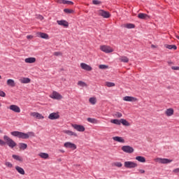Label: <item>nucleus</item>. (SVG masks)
Segmentation results:
<instances>
[{
	"label": "nucleus",
	"mask_w": 179,
	"mask_h": 179,
	"mask_svg": "<svg viewBox=\"0 0 179 179\" xmlns=\"http://www.w3.org/2000/svg\"><path fill=\"white\" fill-rule=\"evenodd\" d=\"M80 67L84 70V71H92L93 69L92 68V66H89V64H87L86 63H81L80 64Z\"/></svg>",
	"instance_id": "13"
},
{
	"label": "nucleus",
	"mask_w": 179,
	"mask_h": 179,
	"mask_svg": "<svg viewBox=\"0 0 179 179\" xmlns=\"http://www.w3.org/2000/svg\"><path fill=\"white\" fill-rule=\"evenodd\" d=\"M120 124H122V125H124V127H129V125H131V124H129V122L124 119H120Z\"/></svg>",
	"instance_id": "32"
},
{
	"label": "nucleus",
	"mask_w": 179,
	"mask_h": 179,
	"mask_svg": "<svg viewBox=\"0 0 179 179\" xmlns=\"http://www.w3.org/2000/svg\"><path fill=\"white\" fill-rule=\"evenodd\" d=\"M101 51H103V52H106V54H110V52H113L114 49H113L111 47L108 45H101L100 46Z\"/></svg>",
	"instance_id": "4"
},
{
	"label": "nucleus",
	"mask_w": 179,
	"mask_h": 179,
	"mask_svg": "<svg viewBox=\"0 0 179 179\" xmlns=\"http://www.w3.org/2000/svg\"><path fill=\"white\" fill-rule=\"evenodd\" d=\"M112 166H115V167H122V164L121 162H114L112 164Z\"/></svg>",
	"instance_id": "39"
},
{
	"label": "nucleus",
	"mask_w": 179,
	"mask_h": 179,
	"mask_svg": "<svg viewBox=\"0 0 179 179\" xmlns=\"http://www.w3.org/2000/svg\"><path fill=\"white\" fill-rule=\"evenodd\" d=\"M136 160H137L140 163H146V158L142 156L136 157Z\"/></svg>",
	"instance_id": "26"
},
{
	"label": "nucleus",
	"mask_w": 179,
	"mask_h": 179,
	"mask_svg": "<svg viewBox=\"0 0 179 179\" xmlns=\"http://www.w3.org/2000/svg\"><path fill=\"white\" fill-rule=\"evenodd\" d=\"M138 19H148V17H149V15H148V14H145V13H139L138 15Z\"/></svg>",
	"instance_id": "30"
},
{
	"label": "nucleus",
	"mask_w": 179,
	"mask_h": 179,
	"mask_svg": "<svg viewBox=\"0 0 179 179\" xmlns=\"http://www.w3.org/2000/svg\"><path fill=\"white\" fill-rule=\"evenodd\" d=\"M64 146V148H66V149H72V150H75L76 149L75 143H72L71 142H66Z\"/></svg>",
	"instance_id": "11"
},
{
	"label": "nucleus",
	"mask_w": 179,
	"mask_h": 179,
	"mask_svg": "<svg viewBox=\"0 0 179 179\" xmlns=\"http://www.w3.org/2000/svg\"><path fill=\"white\" fill-rule=\"evenodd\" d=\"M13 158L15 159V160H17L18 162H23V158L18 155H13Z\"/></svg>",
	"instance_id": "36"
},
{
	"label": "nucleus",
	"mask_w": 179,
	"mask_h": 179,
	"mask_svg": "<svg viewBox=\"0 0 179 179\" xmlns=\"http://www.w3.org/2000/svg\"><path fill=\"white\" fill-rule=\"evenodd\" d=\"M176 38H178V40H179V36L176 35Z\"/></svg>",
	"instance_id": "55"
},
{
	"label": "nucleus",
	"mask_w": 179,
	"mask_h": 179,
	"mask_svg": "<svg viewBox=\"0 0 179 179\" xmlns=\"http://www.w3.org/2000/svg\"><path fill=\"white\" fill-rule=\"evenodd\" d=\"M38 19H39L40 20H43V19H44V17H43L42 15H38Z\"/></svg>",
	"instance_id": "53"
},
{
	"label": "nucleus",
	"mask_w": 179,
	"mask_h": 179,
	"mask_svg": "<svg viewBox=\"0 0 179 179\" xmlns=\"http://www.w3.org/2000/svg\"><path fill=\"white\" fill-rule=\"evenodd\" d=\"M0 134H2V130L0 129Z\"/></svg>",
	"instance_id": "56"
},
{
	"label": "nucleus",
	"mask_w": 179,
	"mask_h": 179,
	"mask_svg": "<svg viewBox=\"0 0 179 179\" xmlns=\"http://www.w3.org/2000/svg\"><path fill=\"white\" fill-rule=\"evenodd\" d=\"M57 22L59 26H64V27L69 26V24L66 20H57Z\"/></svg>",
	"instance_id": "20"
},
{
	"label": "nucleus",
	"mask_w": 179,
	"mask_h": 179,
	"mask_svg": "<svg viewBox=\"0 0 179 179\" xmlns=\"http://www.w3.org/2000/svg\"><path fill=\"white\" fill-rule=\"evenodd\" d=\"M64 12H65V13H73V10L68 9V8H65V9L64 10Z\"/></svg>",
	"instance_id": "44"
},
{
	"label": "nucleus",
	"mask_w": 179,
	"mask_h": 179,
	"mask_svg": "<svg viewBox=\"0 0 179 179\" xmlns=\"http://www.w3.org/2000/svg\"><path fill=\"white\" fill-rule=\"evenodd\" d=\"M124 101L135 102L138 101V99L134 96H126L123 97Z\"/></svg>",
	"instance_id": "12"
},
{
	"label": "nucleus",
	"mask_w": 179,
	"mask_h": 179,
	"mask_svg": "<svg viewBox=\"0 0 179 179\" xmlns=\"http://www.w3.org/2000/svg\"><path fill=\"white\" fill-rule=\"evenodd\" d=\"M113 140L115 141V142H120V143H125V140H124V138L122 137H120V136L113 137Z\"/></svg>",
	"instance_id": "23"
},
{
	"label": "nucleus",
	"mask_w": 179,
	"mask_h": 179,
	"mask_svg": "<svg viewBox=\"0 0 179 179\" xmlns=\"http://www.w3.org/2000/svg\"><path fill=\"white\" fill-rule=\"evenodd\" d=\"M62 152L64 153V150H62Z\"/></svg>",
	"instance_id": "59"
},
{
	"label": "nucleus",
	"mask_w": 179,
	"mask_h": 179,
	"mask_svg": "<svg viewBox=\"0 0 179 179\" xmlns=\"http://www.w3.org/2000/svg\"><path fill=\"white\" fill-rule=\"evenodd\" d=\"M111 124H115V125H121V120L113 119L110 120Z\"/></svg>",
	"instance_id": "31"
},
{
	"label": "nucleus",
	"mask_w": 179,
	"mask_h": 179,
	"mask_svg": "<svg viewBox=\"0 0 179 179\" xmlns=\"http://www.w3.org/2000/svg\"><path fill=\"white\" fill-rule=\"evenodd\" d=\"M114 117H115V118H121V117H122V113H121L120 112H116L114 114Z\"/></svg>",
	"instance_id": "40"
},
{
	"label": "nucleus",
	"mask_w": 179,
	"mask_h": 179,
	"mask_svg": "<svg viewBox=\"0 0 179 179\" xmlns=\"http://www.w3.org/2000/svg\"><path fill=\"white\" fill-rule=\"evenodd\" d=\"M5 166H6V167H9V169H12L13 167V165L12 164V163L9 162H6L5 163Z\"/></svg>",
	"instance_id": "43"
},
{
	"label": "nucleus",
	"mask_w": 179,
	"mask_h": 179,
	"mask_svg": "<svg viewBox=\"0 0 179 179\" xmlns=\"http://www.w3.org/2000/svg\"><path fill=\"white\" fill-rule=\"evenodd\" d=\"M49 120H58L59 118V113H52L48 116Z\"/></svg>",
	"instance_id": "15"
},
{
	"label": "nucleus",
	"mask_w": 179,
	"mask_h": 179,
	"mask_svg": "<svg viewBox=\"0 0 179 179\" xmlns=\"http://www.w3.org/2000/svg\"><path fill=\"white\" fill-rule=\"evenodd\" d=\"M5 145H6L5 141H3V140L0 139V145L3 146Z\"/></svg>",
	"instance_id": "49"
},
{
	"label": "nucleus",
	"mask_w": 179,
	"mask_h": 179,
	"mask_svg": "<svg viewBox=\"0 0 179 179\" xmlns=\"http://www.w3.org/2000/svg\"><path fill=\"white\" fill-rule=\"evenodd\" d=\"M7 86H10V87H15L16 86V83H15V80L13 79H8L7 80Z\"/></svg>",
	"instance_id": "21"
},
{
	"label": "nucleus",
	"mask_w": 179,
	"mask_h": 179,
	"mask_svg": "<svg viewBox=\"0 0 179 179\" xmlns=\"http://www.w3.org/2000/svg\"><path fill=\"white\" fill-rule=\"evenodd\" d=\"M122 150H123L124 152V153L131 154V153H134L135 150L134 149V148H132L129 145H123L122 147Z\"/></svg>",
	"instance_id": "6"
},
{
	"label": "nucleus",
	"mask_w": 179,
	"mask_h": 179,
	"mask_svg": "<svg viewBox=\"0 0 179 179\" xmlns=\"http://www.w3.org/2000/svg\"><path fill=\"white\" fill-rule=\"evenodd\" d=\"M37 36L40 37L41 38H44L45 40H48L50 38V36H48V34H45L43 32H38Z\"/></svg>",
	"instance_id": "14"
},
{
	"label": "nucleus",
	"mask_w": 179,
	"mask_h": 179,
	"mask_svg": "<svg viewBox=\"0 0 179 179\" xmlns=\"http://www.w3.org/2000/svg\"><path fill=\"white\" fill-rule=\"evenodd\" d=\"M31 81V80H30V78H25V77H22L19 79V82H20V83H23V84L30 83Z\"/></svg>",
	"instance_id": "18"
},
{
	"label": "nucleus",
	"mask_w": 179,
	"mask_h": 179,
	"mask_svg": "<svg viewBox=\"0 0 179 179\" xmlns=\"http://www.w3.org/2000/svg\"><path fill=\"white\" fill-rule=\"evenodd\" d=\"M165 114L166 117H171V115H174V109L172 108H169L166 110Z\"/></svg>",
	"instance_id": "17"
},
{
	"label": "nucleus",
	"mask_w": 179,
	"mask_h": 179,
	"mask_svg": "<svg viewBox=\"0 0 179 179\" xmlns=\"http://www.w3.org/2000/svg\"><path fill=\"white\" fill-rule=\"evenodd\" d=\"M171 69L173 71H179V66H172Z\"/></svg>",
	"instance_id": "50"
},
{
	"label": "nucleus",
	"mask_w": 179,
	"mask_h": 179,
	"mask_svg": "<svg viewBox=\"0 0 179 179\" xmlns=\"http://www.w3.org/2000/svg\"><path fill=\"white\" fill-rule=\"evenodd\" d=\"M106 85L108 87H113L115 86V84H114V83L107 82V83H106Z\"/></svg>",
	"instance_id": "42"
},
{
	"label": "nucleus",
	"mask_w": 179,
	"mask_h": 179,
	"mask_svg": "<svg viewBox=\"0 0 179 179\" xmlns=\"http://www.w3.org/2000/svg\"><path fill=\"white\" fill-rule=\"evenodd\" d=\"M89 102L90 103V104H92V106H94V104L97 103V99H96V97H91L89 99Z\"/></svg>",
	"instance_id": "33"
},
{
	"label": "nucleus",
	"mask_w": 179,
	"mask_h": 179,
	"mask_svg": "<svg viewBox=\"0 0 179 179\" xmlns=\"http://www.w3.org/2000/svg\"><path fill=\"white\" fill-rule=\"evenodd\" d=\"M64 134H66V135H69V136H78V134L71 130H64Z\"/></svg>",
	"instance_id": "25"
},
{
	"label": "nucleus",
	"mask_w": 179,
	"mask_h": 179,
	"mask_svg": "<svg viewBox=\"0 0 179 179\" xmlns=\"http://www.w3.org/2000/svg\"><path fill=\"white\" fill-rule=\"evenodd\" d=\"M11 135H13V136H17L20 139H29L30 136H34V133L32 131H29L27 134L21 131H13L11 132Z\"/></svg>",
	"instance_id": "1"
},
{
	"label": "nucleus",
	"mask_w": 179,
	"mask_h": 179,
	"mask_svg": "<svg viewBox=\"0 0 179 179\" xmlns=\"http://www.w3.org/2000/svg\"><path fill=\"white\" fill-rule=\"evenodd\" d=\"M24 62L26 64H34L36 62V58L35 57H28L24 59Z\"/></svg>",
	"instance_id": "22"
},
{
	"label": "nucleus",
	"mask_w": 179,
	"mask_h": 179,
	"mask_svg": "<svg viewBox=\"0 0 179 179\" xmlns=\"http://www.w3.org/2000/svg\"><path fill=\"white\" fill-rule=\"evenodd\" d=\"M98 13L99 16H102V17H104L105 19H108V17L111 16L108 11H106L104 10H99Z\"/></svg>",
	"instance_id": "7"
},
{
	"label": "nucleus",
	"mask_w": 179,
	"mask_h": 179,
	"mask_svg": "<svg viewBox=\"0 0 179 179\" xmlns=\"http://www.w3.org/2000/svg\"><path fill=\"white\" fill-rule=\"evenodd\" d=\"M20 149H22V150H24L25 149H27V144L20 143H19Z\"/></svg>",
	"instance_id": "35"
},
{
	"label": "nucleus",
	"mask_w": 179,
	"mask_h": 179,
	"mask_svg": "<svg viewBox=\"0 0 179 179\" xmlns=\"http://www.w3.org/2000/svg\"><path fill=\"white\" fill-rule=\"evenodd\" d=\"M0 107H1V103H0Z\"/></svg>",
	"instance_id": "60"
},
{
	"label": "nucleus",
	"mask_w": 179,
	"mask_h": 179,
	"mask_svg": "<svg viewBox=\"0 0 179 179\" xmlns=\"http://www.w3.org/2000/svg\"><path fill=\"white\" fill-rule=\"evenodd\" d=\"M119 60L120 61V62H124V63L129 62V59L126 56L120 57Z\"/></svg>",
	"instance_id": "28"
},
{
	"label": "nucleus",
	"mask_w": 179,
	"mask_h": 179,
	"mask_svg": "<svg viewBox=\"0 0 179 179\" xmlns=\"http://www.w3.org/2000/svg\"><path fill=\"white\" fill-rule=\"evenodd\" d=\"M151 48H157L156 45H151Z\"/></svg>",
	"instance_id": "54"
},
{
	"label": "nucleus",
	"mask_w": 179,
	"mask_h": 179,
	"mask_svg": "<svg viewBox=\"0 0 179 179\" xmlns=\"http://www.w3.org/2000/svg\"><path fill=\"white\" fill-rule=\"evenodd\" d=\"M27 38L28 40H31V39L33 38V36H31V35H28V36H27Z\"/></svg>",
	"instance_id": "52"
},
{
	"label": "nucleus",
	"mask_w": 179,
	"mask_h": 179,
	"mask_svg": "<svg viewBox=\"0 0 179 179\" xmlns=\"http://www.w3.org/2000/svg\"><path fill=\"white\" fill-rule=\"evenodd\" d=\"M169 65H170V64H172L171 62H169Z\"/></svg>",
	"instance_id": "58"
},
{
	"label": "nucleus",
	"mask_w": 179,
	"mask_h": 179,
	"mask_svg": "<svg viewBox=\"0 0 179 179\" xmlns=\"http://www.w3.org/2000/svg\"><path fill=\"white\" fill-rule=\"evenodd\" d=\"M50 99H53L54 100H62V95L58 93L56 91H54L52 94L50 95Z\"/></svg>",
	"instance_id": "8"
},
{
	"label": "nucleus",
	"mask_w": 179,
	"mask_h": 179,
	"mask_svg": "<svg viewBox=\"0 0 179 179\" xmlns=\"http://www.w3.org/2000/svg\"><path fill=\"white\" fill-rule=\"evenodd\" d=\"M124 166L126 169H135V167H138V164L134 162L127 161L124 162Z\"/></svg>",
	"instance_id": "5"
},
{
	"label": "nucleus",
	"mask_w": 179,
	"mask_h": 179,
	"mask_svg": "<svg viewBox=\"0 0 179 179\" xmlns=\"http://www.w3.org/2000/svg\"><path fill=\"white\" fill-rule=\"evenodd\" d=\"M173 173H174L175 174H179V168L173 169Z\"/></svg>",
	"instance_id": "46"
},
{
	"label": "nucleus",
	"mask_w": 179,
	"mask_h": 179,
	"mask_svg": "<svg viewBox=\"0 0 179 179\" xmlns=\"http://www.w3.org/2000/svg\"><path fill=\"white\" fill-rule=\"evenodd\" d=\"M57 3H63L64 5H73V2L66 0H57Z\"/></svg>",
	"instance_id": "19"
},
{
	"label": "nucleus",
	"mask_w": 179,
	"mask_h": 179,
	"mask_svg": "<svg viewBox=\"0 0 179 179\" xmlns=\"http://www.w3.org/2000/svg\"><path fill=\"white\" fill-rule=\"evenodd\" d=\"M3 139L6 145H7L11 149H13L16 146V142H15L12 138L8 136H3Z\"/></svg>",
	"instance_id": "2"
},
{
	"label": "nucleus",
	"mask_w": 179,
	"mask_h": 179,
	"mask_svg": "<svg viewBox=\"0 0 179 179\" xmlns=\"http://www.w3.org/2000/svg\"><path fill=\"white\" fill-rule=\"evenodd\" d=\"M78 86H80L81 87H86V86H87L86 83H85L83 81H78Z\"/></svg>",
	"instance_id": "38"
},
{
	"label": "nucleus",
	"mask_w": 179,
	"mask_h": 179,
	"mask_svg": "<svg viewBox=\"0 0 179 179\" xmlns=\"http://www.w3.org/2000/svg\"><path fill=\"white\" fill-rule=\"evenodd\" d=\"M92 3L94 5H100V3H101V2L99 0H93L92 1Z\"/></svg>",
	"instance_id": "45"
},
{
	"label": "nucleus",
	"mask_w": 179,
	"mask_h": 179,
	"mask_svg": "<svg viewBox=\"0 0 179 179\" xmlns=\"http://www.w3.org/2000/svg\"><path fill=\"white\" fill-rule=\"evenodd\" d=\"M71 127L78 132H85V126L83 125L73 124H71Z\"/></svg>",
	"instance_id": "9"
},
{
	"label": "nucleus",
	"mask_w": 179,
	"mask_h": 179,
	"mask_svg": "<svg viewBox=\"0 0 179 179\" xmlns=\"http://www.w3.org/2000/svg\"><path fill=\"white\" fill-rule=\"evenodd\" d=\"M0 79H2V76H0Z\"/></svg>",
	"instance_id": "57"
},
{
	"label": "nucleus",
	"mask_w": 179,
	"mask_h": 179,
	"mask_svg": "<svg viewBox=\"0 0 179 179\" xmlns=\"http://www.w3.org/2000/svg\"><path fill=\"white\" fill-rule=\"evenodd\" d=\"M54 55L58 57L59 55H62V54L61 53V52H54Z\"/></svg>",
	"instance_id": "48"
},
{
	"label": "nucleus",
	"mask_w": 179,
	"mask_h": 179,
	"mask_svg": "<svg viewBox=\"0 0 179 179\" xmlns=\"http://www.w3.org/2000/svg\"><path fill=\"white\" fill-rule=\"evenodd\" d=\"M138 171H139L140 174H145V170H143V169H138Z\"/></svg>",
	"instance_id": "51"
},
{
	"label": "nucleus",
	"mask_w": 179,
	"mask_h": 179,
	"mask_svg": "<svg viewBox=\"0 0 179 179\" xmlns=\"http://www.w3.org/2000/svg\"><path fill=\"white\" fill-rule=\"evenodd\" d=\"M166 48L168 50H177V46L176 45H165Z\"/></svg>",
	"instance_id": "34"
},
{
	"label": "nucleus",
	"mask_w": 179,
	"mask_h": 179,
	"mask_svg": "<svg viewBox=\"0 0 179 179\" xmlns=\"http://www.w3.org/2000/svg\"><path fill=\"white\" fill-rule=\"evenodd\" d=\"M126 29H135V24H124Z\"/></svg>",
	"instance_id": "37"
},
{
	"label": "nucleus",
	"mask_w": 179,
	"mask_h": 179,
	"mask_svg": "<svg viewBox=\"0 0 179 179\" xmlns=\"http://www.w3.org/2000/svg\"><path fill=\"white\" fill-rule=\"evenodd\" d=\"M30 115L31 117H34V118H36V120H44L43 115L37 112H31Z\"/></svg>",
	"instance_id": "10"
},
{
	"label": "nucleus",
	"mask_w": 179,
	"mask_h": 179,
	"mask_svg": "<svg viewBox=\"0 0 179 179\" xmlns=\"http://www.w3.org/2000/svg\"><path fill=\"white\" fill-rule=\"evenodd\" d=\"M38 156L41 157V159H48V157H50V155H48V153L45 152H41L38 154Z\"/></svg>",
	"instance_id": "29"
},
{
	"label": "nucleus",
	"mask_w": 179,
	"mask_h": 179,
	"mask_svg": "<svg viewBox=\"0 0 179 179\" xmlns=\"http://www.w3.org/2000/svg\"><path fill=\"white\" fill-rule=\"evenodd\" d=\"M87 121L90 122V124H99V120L96 118L88 117L87 118Z\"/></svg>",
	"instance_id": "27"
},
{
	"label": "nucleus",
	"mask_w": 179,
	"mask_h": 179,
	"mask_svg": "<svg viewBox=\"0 0 179 179\" xmlns=\"http://www.w3.org/2000/svg\"><path fill=\"white\" fill-rule=\"evenodd\" d=\"M155 162H156V163H159L160 164H169V163H171L173 162V159L157 157L155 159Z\"/></svg>",
	"instance_id": "3"
},
{
	"label": "nucleus",
	"mask_w": 179,
	"mask_h": 179,
	"mask_svg": "<svg viewBox=\"0 0 179 179\" xmlns=\"http://www.w3.org/2000/svg\"><path fill=\"white\" fill-rule=\"evenodd\" d=\"M15 170L17 171V173H19V174H21L22 176H24L25 172H24V169H23V168H22L19 166H16Z\"/></svg>",
	"instance_id": "24"
},
{
	"label": "nucleus",
	"mask_w": 179,
	"mask_h": 179,
	"mask_svg": "<svg viewBox=\"0 0 179 179\" xmlns=\"http://www.w3.org/2000/svg\"><path fill=\"white\" fill-rule=\"evenodd\" d=\"M0 96H1V97H5V96H6V94H5V92H3V91L0 90Z\"/></svg>",
	"instance_id": "47"
},
{
	"label": "nucleus",
	"mask_w": 179,
	"mask_h": 179,
	"mask_svg": "<svg viewBox=\"0 0 179 179\" xmlns=\"http://www.w3.org/2000/svg\"><path fill=\"white\" fill-rule=\"evenodd\" d=\"M99 69H108V66L106 65V64H100L99 66Z\"/></svg>",
	"instance_id": "41"
},
{
	"label": "nucleus",
	"mask_w": 179,
	"mask_h": 179,
	"mask_svg": "<svg viewBox=\"0 0 179 179\" xmlns=\"http://www.w3.org/2000/svg\"><path fill=\"white\" fill-rule=\"evenodd\" d=\"M9 109L14 113H20V108L16 105H10Z\"/></svg>",
	"instance_id": "16"
}]
</instances>
